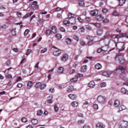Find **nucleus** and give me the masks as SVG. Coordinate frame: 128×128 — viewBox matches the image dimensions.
<instances>
[{
    "label": "nucleus",
    "mask_w": 128,
    "mask_h": 128,
    "mask_svg": "<svg viewBox=\"0 0 128 128\" xmlns=\"http://www.w3.org/2000/svg\"><path fill=\"white\" fill-rule=\"evenodd\" d=\"M116 70L118 72H121V74L120 76V77L124 79V76H125L126 75L122 73L124 70V67L122 66H118L116 68Z\"/></svg>",
    "instance_id": "nucleus-1"
},
{
    "label": "nucleus",
    "mask_w": 128,
    "mask_h": 128,
    "mask_svg": "<svg viewBox=\"0 0 128 128\" xmlns=\"http://www.w3.org/2000/svg\"><path fill=\"white\" fill-rule=\"evenodd\" d=\"M124 42H118L116 43V46L117 47V48L119 50V51L124 50Z\"/></svg>",
    "instance_id": "nucleus-2"
},
{
    "label": "nucleus",
    "mask_w": 128,
    "mask_h": 128,
    "mask_svg": "<svg viewBox=\"0 0 128 128\" xmlns=\"http://www.w3.org/2000/svg\"><path fill=\"white\" fill-rule=\"evenodd\" d=\"M97 100L98 102L100 104H103L106 102V98L104 96H98Z\"/></svg>",
    "instance_id": "nucleus-3"
},
{
    "label": "nucleus",
    "mask_w": 128,
    "mask_h": 128,
    "mask_svg": "<svg viewBox=\"0 0 128 128\" xmlns=\"http://www.w3.org/2000/svg\"><path fill=\"white\" fill-rule=\"evenodd\" d=\"M53 48H56V50L54 51L53 54L55 56H58L60 55L61 54V51L59 49L57 48L55 46H54Z\"/></svg>",
    "instance_id": "nucleus-4"
},
{
    "label": "nucleus",
    "mask_w": 128,
    "mask_h": 128,
    "mask_svg": "<svg viewBox=\"0 0 128 128\" xmlns=\"http://www.w3.org/2000/svg\"><path fill=\"white\" fill-rule=\"evenodd\" d=\"M68 58V55L64 54H62L61 58V60L62 61L64 62L66 61Z\"/></svg>",
    "instance_id": "nucleus-5"
},
{
    "label": "nucleus",
    "mask_w": 128,
    "mask_h": 128,
    "mask_svg": "<svg viewBox=\"0 0 128 128\" xmlns=\"http://www.w3.org/2000/svg\"><path fill=\"white\" fill-rule=\"evenodd\" d=\"M102 40L104 41V42L106 44V45H108L110 43L111 39L110 38L108 37V38H102Z\"/></svg>",
    "instance_id": "nucleus-6"
},
{
    "label": "nucleus",
    "mask_w": 128,
    "mask_h": 128,
    "mask_svg": "<svg viewBox=\"0 0 128 128\" xmlns=\"http://www.w3.org/2000/svg\"><path fill=\"white\" fill-rule=\"evenodd\" d=\"M96 127L99 128H105L106 126L105 124L102 122H98L96 124Z\"/></svg>",
    "instance_id": "nucleus-7"
},
{
    "label": "nucleus",
    "mask_w": 128,
    "mask_h": 128,
    "mask_svg": "<svg viewBox=\"0 0 128 128\" xmlns=\"http://www.w3.org/2000/svg\"><path fill=\"white\" fill-rule=\"evenodd\" d=\"M68 96L72 100H75L77 98V96L74 94H70L68 95Z\"/></svg>",
    "instance_id": "nucleus-8"
},
{
    "label": "nucleus",
    "mask_w": 128,
    "mask_h": 128,
    "mask_svg": "<svg viewBox=\"0 0 128 128\" xmlns=\"http://www.w3.org/2000/svg\"><path fill=\"white\" fill-rule=\"evenodd\" d=\"M114 34L110 35L109 33L108 32H107L106 33L104 37L102 38H108V37L110 38V37L112 38L113 37V36H114Z\"/></svg>",
    "instance_id": "nucleus-9"
},
{
    "label": "nucleus",
    "mask_w": 128,
    "mask_h": 128,
    "mask_svg": "<svg viewBox=\"0 0 128 128\" xmlns=\"http://www.w3.org/2000/svg\"><path fill=\"white\" fill-rule=\"evenodd\" d=\"M33 84L32 82L31 81H29L27 82V88L28 89H30Z\"/></svg>",
    "instance_id": "nucleus-10"
},
{
    "label": "nucleus",
    "mask_w": 128,
    "mask_h": 128,
    "mask_svg": "<svg viewBox=\"0 0 128 128\" xmlns=\"http://www.w3.org/2000/svg\"><path fill=\"white\" fill-rule=\"evenodd\" d=\"M95 85V84L93 81H91L88 84V87L90 88H92L94 87Z\"/></svg>",
    "instance_id": "nucleus-11"
},
{
    "label": "nucleus",
    "mask_w": 128,
    "mask_h": 128,
    "mask_svg": "<svg viewBox=\"0 0 128 128\" xmlns=\"http://www.w3.org/2000/svg\"><path fill=\"white\" fill-rule=\"evenodd\" d=\"M37 2L36 1H34L33 2V4L32 5L33 8H38V6L37 5Z\"/></svg>",
    "instance_id": "nucleus-12"
},
{
    "label": "nucleus",
    "mask_w": 128,
    "mask_h": 128,
    "mask_svg": "<svg viewBox=\"0 0 128 128\" xmlns=\"http://www.w3.org/2000/svg\"><path fill=\"white\" fill-rule=\"evenodd\" d=\"M119 110L117 111L118 112H119L120 111L123 110H125L126 108V107L123 105H121L119 106Z\"/></svg>",
    "instance_id": "nucleus-13"
},
{
    "label": "nucleus",
    "mask_w": 128,
    "mask_h": 128,
    "mask_svg": "<svg viewBox=\"0 0 128 128\" xmlns=\"http://www.w3.org/2000/svg\"><path fill=\"white\" fill-rule=\"evenodd\" d=\"M98 11L96 10H94L91 11V14L92 16H94L98 14Z\"/></svg>",
    "instance_id": "nucleus-14"
},
{
    "label": "nucleus",
    "mask_w": 128,
    "mask_h": 128,
    "mask_svg": "<svg viewBox=\"0 0 128 128\" xmlns=\"http://www.w3.org/2000/svg\"><path fill=\"white\" fill-rule=\"evenodd\" d=\"M102 74L105 76L109 77L111 75V73L110 72H104L102 73Z\"/></svg>",
    "instance_id": "nucleus-15"
},
{
    "label": "nucleus",
    "mask_w": 128,
    "mask_h": 128,
    "mask_svg": "<svg viewBox=\"0 0 128 128\" xmlns=\"http://www.w3.org/2000/svg\"><path fill=\"white\" fill-rule=\"evenodd\" d=\"M122 93L124 94H128V91L124 88H122L121 90Z\"/></svg>",
    "instance_id": "nucleus-16"
},
{
    "label": "nucleus",
    "mask_w": 128,
    "mask_h": 128,
    "mask_svg": "<svg viewBox=\"0 0 128 128\" xmlns=\"http://www.w3.org/2000/svg\"><path fill=\"white\" fill-rule=\"evenodd\" d=\"M104 18L103 16L102 15H99L96 16V18L98 20H101Z\"/></svg>",
    "instance_id": "nucleus-17"
},
{
    "label": "nucleus",
    "mask_w": 128,
    "mask_h": 128,
    "mask_svg": "<svg viewBox=\"0 0 128 128\" xmlns=\"http://www.w3.org/2000/svg\"><path fill=\"white\" fill-rule=\"evenodd\" d=\"M51 31L52 32H53L54 33H56L57 32V28L55 26H53L51 28Z\"/></svg>",
    "instance_id": "nucleus-18"
},
{
    "label": "nucleus",
    "mask_w": 128,
    "mask_h": 128,
    "mask_svg": "<svg viewBox=\"0 0 128 128\" xmlns=\"http://www.w3.org/2000/svg\"><path fill=\"white\" fill-rule=\"evenodd\" d=\"M102 67V66L101 64L99 63L97 64L95 66V68L97 70H99L101 69Z\"/></svg>",
    "instance_id": "nucleus-19"
},
{
    "label": "nucleus",
    "mask_w": 128,
    "mask_h": 128,
    "mask_svg": "<svg viewBox=\"0 0 128 128\" xmlns=\"http://www.w3.org/2000/svg\"><path fill=\"white\" fill-rule=\"evenodd\" d=\"M64 68L62 67H60L58 68L57 70V72L59 74H62L63 73Z\"/></svg>",
    "instance_id": "nucleus-20"
},
{
    "label": "nucleus",
    "mask_w": 128,
    "mask_h": 128,
    "mask_svg": "<svg viewBox=\"0 0 128 128\" xmlns=\"http://www.w3.org/2000/svg\"><path fill=\"white\" fill-rule=\"evenodd\" d=\"M120 105V102L118 100H116L114 104V107H116Z\"/></svg>",
    "instance_id": "nucleus-21"
},
{
    "label": "nucleus",
    "mask_w": 128,
    "mask_h": 128,
    "mask_svg": "<svg viewBox=\"0 0 128 128\" xmlns=\"http://www.w3.org/2000/svg\"><path fill=\"white\" fill-rule=\"evenodd\" d=\"M103 32V30L102 29H99L97 30V34L98 36H100L102 34Z\"/></svg>",
    "instance_id": "nucleus-22"
},
{
    "label": "nucleus",
    "mask_w": 128,
    "mask_h": 128,
    "mask_svg": "<svg viewBox=\"0 0 128 128\" xmlns=\"http://www.w3.org/2000/svg\"><path fill=\"white\" fill-rule=\"evenodd\" d=\"M74 88L72 86H70L67 89V92H70L74 90Z\"/></svg>",
    "instance_id": "nucleus-23"
},
{
    "label": "nucleus",
    "mask_w": 128,
    "mask_h": 128,
    "mask_svg": "<svg viewBox=\"0 0 128 128\" xmlns=\"http://www.w3.org/2000/svg\"><path fill=\"white\" fill-rule=\"evenodd\" d=\"M78 4L81 6H84V3L83 2L84 0H78Z\"/></svg>",
    "instance_id": "nucleus-24"
},
{
    "label": "nucleus",
    "mask_w": 128,
    "mask_h": 128,
    "mask_svg": "<svg viewBox=\"0 0 128 128\" xmlns=\"http://www.w3.org/2000/svg\"><path fill=\"white\" fill-rule=\"evenodd\" d=\"M6 78L8 79H11L12 77V75L9 73H7L5 75Z\"/></svg>",
    "instance_id": "nucleus-25"
},
{
    "label": "nucleus",
    "mask_w": 128,
    "mask_h": 128,
    "mask_svg": "<svg viewBox=\"0 0 128 128\" xmlns=\"http://www.w3.org/2000/svg\"><path fill=\"white\" fill-rule=\"evenodd\" d=\"M126 0H119L118 6H122L125 3Z\"/></svg>",
    "instance_id": "nucleus-26"
},
{
    "label": "nucleus",
    "mask_w": 128,
    "mask_h": 128,
    "mask_svg": "<svg viewBox=\"0 0 128 128\" xmlns=\"http://www.w3.org/2000/svg\"><path fill=\"white\" fill-rule=\"evenodd\" d=\"M86 66H82L80 70L82 72H84L86 71Z\"/></svg>",
    "instance_id": "nucleus-27"
},
{
    "label": "nucleus",
    "mask_w": 128,
    "mask_h": 128,
    "mask_svg": "<svg viewBox=\"0 0 128 128\" xmlns=\"http://www.w3.org/2000/svg\"><path fill=\"white\" fill-rule=\"evenodd\" d=\"M119 63L122 64L124 62V60L122 57H120L119 58Z\"/></svg>",
    "instance_id": "nucleus-28"
},
{
    "label": "nucleus",
    "mask_w": 128,
    "mask_h": 128,
    "mask_svg": "<svg viewBox=\"0 0 128 128\" xmlns=\"http://www.w3.org/2000/svg\"><path fill=\"white\" fill-rule=\"evenodd\" d=\"M108 48V46L107 45H106L105 46L102 47V51H104L105 52L107 50Z\"/></svg>",
    "instance_id": "nucleus-29"
},
{
    "label": "nucleus",
    "mask_w": 128,
    "mask_h": 128,
    "mask_svg": "<svg viewBox=\"0 0 128 128\" xmlns=\"http://www.w3.org/2000/svg\"><path fill=\"white\" fill-rule=\"evenodd\" d=\"M55 36L56 38L58 40L61 39L62 38V35L59 34H56Z\"/></svg>",
    "instance_id": "nucleus-30"
},
{
    "label": "nucleus",
    "mask_w": 128,
    "mask_h": 128,
    "mask_svg": "<svg viewBox=\"0 0 128 128\" xmlns=\"http://www.w3.org/2000/svg\"><path fill=\"white\" fill-rule=\"evenodd\" d=\"M32 123L34 124H36L38 122V120L36 119H33L31 121Z\"/></svg>",
    "instance_id": "nucleus-31"
},
{
    "label": "nucleus",
    "mask_w": 128,
    "mask_h": 128,
    "mask_svg": "<svg viewBox=\"0 0 128 128\" xmlns=\"http://www.w3.org/2000/svg\"><path fill=\"white\" fill-rule=\"evenodd\" d=\"M72 42V40L70 38H67L66 40V42L67 44H70Z\"/></svg>",
    "instance_id": "nucleus-32"
},
{
    "label": "nucleus",
    "mask_w": 128,
    "mask_h": 128,
    "mask_svg": "<svg viewBox=\"0 0 128 128\" xmlns=\"http://www.w3.org/2000/svg\"><path fill=\"white\" fill-rule=\"evenodd\" d=\"M80 44L81 46H84L85 45L86 43L82 40H80Z\"/></svg>",
    "instance_id": "nucleus-33"
},
{
    "label": "nucleus",
    "mask_w": 128,
    "mask_h": 128,
    "mask_svg": "<svg viewBox=\"0 0 128 128\" xmlns=\"http://www.w3.org/2000/svg\"><path fill=\"white\" fill-rule=\"evenodd\" d=\"M52 33V31L50 30H46L45 32V34L47 36L50 34Z\"/></svg>",
    "instance_id": "nucleus-34"
},
{
    "label": "nucleus",
    "mask_w": 128,
    "mask_h": 128,
    "mask_svg": "<svg viewBox=\"0 0 128 128\" xmlns=\"http://www.w3.org/2000/svg\"><path fill=\"white\" fill-rule=\"evenodd\" d=\"M74 39L77 41H78L79 40L78 36L77 35H74L73 36Z\"/></svg>",
    "instance_id": "nucleus-35"
},
{
    "label": "nucleus",
    "mask_w": 128,
    "mask_h": 128,
    "mask_svg": "<svg viewBox=\"0 0 128 128\" xmlns=\"http://www.w3.org/2000/svg\"><path fill=\"white\" fill-rule=\"evenodd\" d=\"M74 15L71 13H70L68 14V16L69 18V19H70V18H72L73 17H74Z\"/></svg>",
    "instance_id": "nucleus-36"
},
{
    "label": "nucleus",
    "mask_w": 128,
    "mask_h": 128,
    "mask_svg": "<svg viewBox=\"0 0 128 128\" xmlns=\"http://www.w3.org/2000/svg\"><path fill=\"white\" fill-rule=\"evenodd\" d=\"M78 105V103L76 102H74L72 103V106L74 107Z\"/></svg>",
    "instance_id": "nucleus-37"
},
{
    "label": "nucleus",
    "mask_w": 128,
    "mask_h": 128,
    "mask_svg": "<svg viewBox=\"0 0 128 128\" xmlns=\"http://www.w3.org/2000/svg\"><path fill=\"white\" fill-rule=\"evenodd\" d=\"M42 85V84L40 82H38L35 85V87L36 88H38L40 87Z\"/></svg>",
    "instance_id": "nucleus-38"
},
{
    "label": "nucleus",
    "mask_w": 128,
    "mask_h": 128,
    "mask_svg": "<svg viewBox=\"0 0 128 128\" xmlns=\"http://www.w3.org/2000/svg\"><path fill=\"white\" fill-rule=\"evenodd\" d=\"M78 80V78L76 77L70 79V80L72 82H76Z\"/></svg>",
    "instance_id": "nucleus-39"
},
{
    "label": "nucleus",
    "mask_w": 128,
    "mask_h": 128,
    "mask_svg": "<svg viewBox=\"0 0 128 128\" xmlns=\"http://www.w3.org/2000/svg\"><path fill=\"white\" fill-rule=\"evenodd\" d=\"M106 85V84L105 82H102L100 84V86L102 88L105 87Z\"/></svg>",
    "instance_id": "nucleus-40"
},
{
    "label": "nucleus",
    "mask_w": 128,
    "mask_h": 128,
    "mask_svg": "<svg viewBox=\"0 0 128 128\" xmlns=\"http://www.w3.org/2000/svg\"><path fill=\"white\" fill-rule=\"evenodd\" d=\"M64 24L68 26L70 22L69 21L65 20L64 21Z\"/></svg>",
    "instance_id": "nucleus-41"
},
{
    "label": "nucleus",
    "mask_w": 128,
    "mask_h": 128,
    "mask_svg": "<svg viewBox=\"0 0 128 128\" xmlns=\"http://www.w3.org/2000/svg\"><path fill=\"white\" fill-rule=\"evenodd\" d=\"M29 32L30 30H29L28 29H26L24 33V36H26L29 33Z\"/></svg>",
    "instance_id": "nucleus-42"
},
{
    "label": "nucleus",
    "mask_w": 128,
    "mask_h": 128,
    "mask_svg": "<svg viewBox=\"0 0 128 128\" xmlns=\"http://www.w3.org/2000/svg\"><path fill=\"white\" fill-rule=\"evenodd\" d=\"M16 29L14 28L13 29L11 30V33L12 35L13 36H15L16 34V32L15 31Z\"/></svg>",
    "instance_id": "nucleus-43"
},
{
    "label": "nucleus",
    "mask_w": 128,
    "mask_h": 128,
    "mask_svg": "<svg viewBox=\"0 0 128 128\" xmlns=\"http://www.w3.org/2000/svg\"><path fill=\"white\" fill-rule=\"evenodd\" d=\"M86 28L88 30H90L92 29V28L90 26L87 25L86 26Z\"/></svg>",
    "instance_id": "nucleus-44"
},
{
    "label": "nucleus",
    "mask_w": 128,
    "mask_h": 128,
    "mask_svg": "<svg viewBox=\"0 0 128 128\" xmlns=\"http://www.w3.org/2000/svg\"><path fill=\"white\" fill-rule=\"evenodd\" d=\"M92 24H94L95 26L98 27H100L101 26V25L98 23H92Z\"/></svg>",
    "instance_id": "nucleus-45"
},
{
    "label": "nucleus",
    "mask_w": 128,
    "mask_h": 128,
    "mask_svg": "<svg viewBox=\"0 0 128 128\" xmlns=\"http://www.w3.org/2000/svg\"><path fill=\"white\" fill-rule=\"evenodd\" d=\"M109 22V20L108 18H106L103 20V22L106 23H108Z\"/></svg>",
    "instance_id": "nucleus-46"
},
{
    "label": "nucleus",
    "mask_w": 128,
    "mask_h": 128,
    "mask_svg": "<svg viewBox=\"0 0 128 128\" xmlns=\"http://www.w3.org/2000/svg\"><path fill=\"white\" fill-rule=\"evenodd\" d=\"M85 20L87 22H89L91 21V18L90 17H86L85 18Z\"/></svg>",
    "instance_id": "nucleus-47"
},
{
    "label": "nucleus",
    "mask_w": 128,
    "mask_h": 128,
    "mask_svg": "<svg viewBox=\"0 0 128 128\" xmlns=\"http://www.w3.org/2000/svg\"><path fill=\"white\" fill-rule=\"evenodd\" d=\"M102 11L103 13H106L108 12V11L107 9L104 8L102 9Z\"/></svg>",
    "instance_id": "nucleus-48"
},
{
    "label": "nucleus",
    "mask_w": 128,
    "mask_h": 128,
    "mask_svg": "<svg viewBox=\"0 0 128 128\" xmlns=\"http://www.w3.org/2000/svg\"><path fill=\"white\" fill-rule=\"evenodd\" d=\"M47 49L46 48H44L41 51V52L42 53H44L46 52Z\"/></svg>",
    "instance_id": "nucleus-49"
},
{
    "label": "nucleus",
    "mask_w": 128,
    "mask_h": 128,
    "mask_svg": "<svg viewBox=\"0 0 128 128\" xmlns=\"http://www.w3.org/2000/svg\"><path fill=\"white\" fill-rule=\"evenodd\" d=\"M42 112L41 110H38L37 112V115L40 116L42 115Z\"/></svg>",
    "instance_id": "nucleus-50"
},
{
    "label": "nucleus",
    "mask_w": 128,
    "mask_h": 128,
    "mask_svg": "<svg viewBox=\"0 0 128 128\" xmlns=\"http://www.w3.org/2000/svg\"><path fill=\"white\" fill-rule=\"evenodd\" d=\"M93 44V40H90L87 43V45L88 46H90L92 44Z\"/></svg>",
    "instance_id": "nucleus-51"
},
{
    "label": "nucleus",
    "mask_w": 128,
    "mask_h": 128,
    "mask_svg": "<svg viewBox=\"0 0 128 128\" xmlns=\"http://www.w3.org/2000/svg\"><path fill=\"white\" fill-rule=\"evenodd\" d=\"M23 86V84L21 83L18 84L17 86V87L20 88Z\"/></svg>",
    "instance_id": "nucleus-52"
},
{
    "label": "nucleus",
    "mask_w": 128,
    "mask_h": 128,
    "mask_svg": "<svg viewBox=\"0 0 128 128\" xmlns=\"http://www.w3.org/2000/svg\"><path fill=\"white\" fill-rule=\"evenodd\" d=\"M21 120L22 122H26L27 121V119L24 117L22 118L21 119Z\"/></svg>",
    "instance_id": "nucleus-53"
},
{
    "label": "nucleus",
    "mask_w": 128,
    "mask_h": 128,
    "mask_svg": "<svg viewBox=\"0 0 128 128\" xmlns=\"http://www.w3.org/2000/svg\"><path fill=\"white\" fill-rule=\"evenodd\" d=\"M93 107L96 110H97L98 109V105L97 104H94Z\"/></svg>",
    "instance_id": "nucleus-54"
},
{
    "label": "nucleus",
    "mask_w": 128,
    "mask_h": 128,
    "mask_svg": "<svg viewBox=\"0 0 128 128\" xmlns=\"http://www.w3.org/2000/svg\"><path fill=\"white\" fill-rule=\"evenodd\" d=\"M32 50L30 49H28L27 50V52L26 54L27 55H28L30 54Z\"/></svg>",
    "instance_id": "nucleus-55"
},
{
    "label": "nucleus",
    "mask_w": 128,
    "mask_h": 128,
    "mask_svg": "<svg viewBox=\"0 0 128 128\" xmlns=\"http://www.w3.org/2000/svg\"><path fill=\"white\" fill-rule=\"evenodd\" d=\"M87 39L90 40H93V37L90 36H86Z\"/></svg>",
    "instance_id": "nucleus-56"
},
{
    "label": "nucleus",
    "mask_w": 128,
    "mask_h": 128,
    "mask_svg": "<svg viewBox=\"0 0 128 128\" xmlns=\"http://www.w3.org/2000/svg\"><path fill=\"white\" fill-rule=\"evenodd\" d=\"M54 88H50L49 90L50 92L51 93H53L54 92Z\"/></svg>",
    "instance_id": "nucleus-57"
},
{
    "label": "nucleus",
    "mask_w": 128,
    "mask_h": 128,
    "mask_svg": "<svg viewBox=\"0 0 128 128\" xmlns=\"http://www.w3.org/2000/svg\"><path fill=\"white\" fill-rule=\"evenodd\" d=\"M117 72H118L116 70H114L112 72H111V74H112L114 75H117L118 74H117Z\"/></svg>",
    "instance_id": "nucleus-58"
},
{
    "label": "nucleus",
    "mask_w": 128,
    "mask_h": 128,
    "mask_svg": "<svg viewBox=\"0 0 128 128\" xmlns=\"http://www.w3.org/2000/svg\"><path fill=\"white\" fill-rule=\"evenodd\" d=\"M126 35V33H122L120 34V36L121 37H125Z\"/></svg>",
    "instance_id": "nucleus-59"
},
{
    "label": "nucleus",
    "mask_w": 128,
    "mask_h": 128,
    "mask_svg": "<svg viewBox=\"0 0 128 128\" xmlns=\"http://www.w3.org/2000/svg\"><path fill=\"white\" fill-rule=\"evenodd\" d=\"M78 19L80 22L81 23H82L84 22L83 20L80 17H78Z\"/></svg>",
    "instance_id": "nucleus-60"
},
{
    "label": "nucleus",
    "mask_w": 128,
    "mask_h": 128,
    "mask_svg": "<svg viewBox=\"0 0 128 128\" xmlns=\"http://www.w3.org/2000/svg\"><path fill=\"white\" fill-rule=\"evenodd\" d=\"M54 109L55 112H57L58 110V107L56 105L54 106Z\"/></svg>",
    "instance_id": "nucleus-61"
},
{
    "label": "nucleus",
    "mask_w": 128,
    "mask_h": 128,
    "mask_svg": "<svg viewBox=\"0 0 128 128\" xmlns=\"http://www.w3.org/2000/svg\"><path fill=\"white\" fill-rule=\"evenodd\" d=\"M83 74H78L76 76V77L77 78L78 77H82L83 76Z\"/></svg>",
    "instance_id": "nucleus-62"
},
{
    "label": "nucleus",
    "mask_w": 128,
    "mask_h": 128,
    "mask_svg": "<svg viewBox=\"0 0 128 128\" xmlns=\"http://www.w3.org/2000/svg\"><path fill=\"white\" fill-rule=\"evenodd\" d=\"M118 14H119L116 11H114L113 13V15L116 16H117L118 15Z\"/></svg>",
    "instance_id": "nucleus-63"
},
{
    "label": "nucleus",
    "mask_w": 128,
    "mask_h": 128,
    "mask_svg": "<svg viewBox=\"0 0 128 128\" xmlns=\"http://www.w3.org/2000/svg\"><path fill=\"white\" fill-rule=\"evenodd\" d=\"M84 121L82 120H79L78 121V124H81L84 123Z\"/></svg>",
    "instance_id": "nucleus-64"
}]
</instances>
